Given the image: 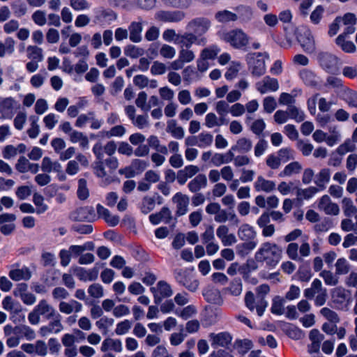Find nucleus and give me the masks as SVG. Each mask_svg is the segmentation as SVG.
<instances>
[{"label":"nucleus","mask_w":357,"mask_h":357,"mask_svg":"<svg viewBox=\"0 0 357 357\" xmlns=\"http://www.w3.org/2000/svg\"><path fill=\"white\" fill-rule=\"evenodd\" d=\"M282 252V249L275 243L266 242L261 245L255 253V259L265 263L267 266L274 268L280 261Z\"/></svg>","instance_id":"1"},{"label":"nucleus","mask_w":357,"mask_h":357,"mask_svg":"<svg viewBox=\"0 0 357 357\" xmlns=\"http://www.w3.org/2000/svg\"><path fill=\"white\" fill-rule=\"evenodd\" d=\"M269 59L267 52H253L246 55L245 60L248 69L254 77H261L266 70V59Z\"/></svg>","instance_id":"2"},{"label":"nucleus","mask_w":357,"mask_h":357,"mask_svg":"<svg viewBox=\"0 0 357 357\" xmlns=\"http://www.w3.org/2000/svg\"><path fill=\"white\" fill-rule=\"evenodd\" d=\"M222 39L236 49H245L250 38L242 29H236L223 33Z\"/></svg>","instance_id":"3"},{"label":"nucleus","mask_w":357,"mask_h":357,"mask_svg":"<svg viewBox=\"0 0 357 357\" xmlns=\"http://www.w3.org/2000/svg\"><path fill=\"white\" fill-rule=\"evenodd\" d=\"M317 60L325 72L331 74L339 73V59L335 55L328 52H320L317 55Z\"/></svg>","instance_id":"4"},{"label":"nucleus","mask_w":357,"mask_h":357,"mask_svg":"<svg viewBox=\"0 0 357 357\" xmlns=\"http://www.w3.org/2000/svg\"><path fill=\"white\" fill-rule=\"evenodd\" d=\"M175 280L190 291H195L199 287V282L192 271L188 269L177 268L174 272Z\"/></svg>","instance_id":"5"},{"label":"nucleus","mask_w":357,"mask_h":357,"mask_svg":"<svg viewBox=\"0 0 357 357\" xmlns=\"http://www.w3.org/2000/svg\"><path fill=\"white\" fill-rule=\"evenodd\" d=\"M68 218L73 222H93L96 220V215L93 206H85L71 211Z\"/></svg>","instance_id":"6"},{"label":"nucleus","mask_w":357,"mask_h":357,"mask_svg":"<svg viewBox=\"0 0 357 357\" xmlns=\"http://www.w3.org/2000/svg\"><path fill=\"white\" fill-rule=\"evenodd\" d=\"M211 22L206 17H196L191 20L186 25V29L198 36V38H206L204 35L211 27Z\"/></svg>","instance_id":"7"},{"label":"nucleus","mask_w":357,"mask_h":357,"mask_svg":"<svg viewBox=\"0 0 357 357\" xmlns=\"http://www.w3.org/2000/svg\"><path fill=\"white\" fill-rule=\"evenodd\" d=\"M297 40L304 52L312 54L316 50L315 40L312 31L307 28L301 29L297 36Z\"/></svg>","instance_id":"8"},{"label":"nucleus","mask_w":357,"mask_h":357,"mask_svg":"<svg viewBox=\"0 0 357 357\" xmlns=\"http://www.w3.org/2000/svg\"><path fill=\"white\" fill-rule=\"evenodd\" d=\"M185 17V13L179 10H158L155 14V18L162 22L177 23Z\"/></svg>","instance_id":"9"},{"label":"nucleus","mask_w":357,"mask_h":357,"mask_svg":"<svg viewBox=\"0 0 357 357\" xmlns=\"http://www.w3.org/2000/svg\"><path fill=\"white\" fill-rule=\"evenodd\" d=\"M206 43V38H198L197 35L192 33L189 31L180 35V36H178L177 44L180 45V47L185 48H190L193 44L199 46H204Z\"/></svg>","instance_id":"10"},{"label":"nucleus","mask_w":357,"mask_h":357,"mask_svg":"<svg viewBox=\"0 0 357 357\" xmlns=\"http://www.w3.org/2000/svg\"><path fill=\"white\" fill-rule=\"evenodd\" d=\"M307 104L310 112H315L317 105H318L320 112H328L334 102L332 100H328L326 98L321 97L319 93H316L308 98Z\"/></svg>","instance_id":"11"},{"label":"nucleus","mask_w":357,"mask_h":357,"mask_svg":"<svg viewBox=\"0 0 357 357\" xmlns=\"http://www.w3.org/2000/svg\"><path fill=\"white\" fill-rule=\"evenodd\" d=\"M155 303H159L162 299L172 296L173 291L171 286L164 280L159 281L155 287H152Z\"/></svg>","instance_id":"12"},{"label":"nucleus","mask_w":357,"mask_h":357,"mask_svg":"<svg viewBox=\"0 0 357 357\" xmlns=\"http://www.w3.org/2000/svg\"><path fill=\"white\" fill-rule=\"evenodd\" d=\"M256 89L261 94L275 92L279 89V82L277 79L270 76L264 77L255 84Z\"/></svg>","instance_id":"13"},{"label":"nucleus","mask_w":357,"mask_h":357,"mask_svg":"<svg viewBox=\"0 0 357 357\" xmlns=\"http://www.w3.org/2000/svg\"><path fill=\"white\" fill-rule=\"evenodd\" d=\"M318 208L324 211L326 215H337L340 213V207L332 202L327 195L322 196L318 203Z\"/></svg>","instance_id":"14"},{"label":"nucleus","mask_w":357,"mask_h":357,"mask_svg":"<svg viewBox=\"0 0 357 357\" xmlns=\"http://www.w3.org/2000/svg\"><path fill=\"white\" fill-rule=\"evenodd\" d=\"M256 290L257 294V312L259 317H261L268 305L265 296L270 291V287L268 284H261L257 287Z\"/></svg>","instance_id":"15"},{"label":"nucleus","mask_w":357,"mask_h":357,"mask_svg":"<svg viewBox=\"0 0 357 357\" xmlns=\"http://www.w3.org/2000/svg\"><path fill=\"white\" fill-rule=\"evenodd\" d=\"M216 235L224 246H230L237 242L236 236L229 233L228 226L225 224H221L218 227Z\"/></svg>","instance_id":"16"},{"label":"nucleus","mask_w":357,"mask_h":357,"mask_svg":"<svg viewBox=\"0 0 357 357\" xmlns=\"http://www.w3.org/2000/svg\"><path fill=\"white\" fill-rule=\"evenodd\" d=\"M215 222L223 224L229 221L231 225L238 226L240 223V220L236 213L232 210L227 211V210L220 208L219 212L214 216Z\"/></svg>","instance_id":"17"},{"label":"nucleus","mask_w":357,"mask_h":357,"mask_svg":"<svg viewBox=\"0 0 357 357\" xmlns=\"http://www.w3.org/2000/svg\"><path fill=\"white\" fill-rule=\"evenodd\" d=\"M199 172V168L196 165H190L185 166L183 169L178 171L176 180L178 184L184 185L187 181L193 177Z\"/></svg>","instance_id":"18"},{"label":"nucleus","mask_w":357,"mask_h":357,"mask_svg":"<svg viewBox=\"0 0 357 357\" xmlns=\"http://www.w3.org/2000/svg\"><path fill=\"white\" fill-rule=\"evenodd\" d=\"M298 76L303 84L307 86L315 87L319 84V77L314 71L310 69L303 68L301 70Z\"/></svg>","instance_id":"19"},{"label":"nucleus","mask_w":357,"mask_h":357,"mask_svg":"<svg viewBox=\"0 0 357 357\" xmlns=\"http://www.w3.org/2000/svg\"><path fill=\"white\" fill-rule=\"evenodd\" d=\"M172 202L176 205V214L178 215H183L188 212L189 197L187 195L181 192H177L172 197Z\"/></svg>","instance_id":"20"},{"label":"nucleus","mask_w":357,"mask_h":357,"mask_svg":"<svg viewBox=\"0 0 357 357\" xmlns=\"http://www.w3.org/2000/svg\"><path fill=\"white\" fill-rule=\"evenodd\" d=\"M254 188L257 192L270 193L276 188V184L273 181L266 179L262 176H259L254 183Z\"/></svg>","instance_id":"21"},{"label":"nucleus","mask_w":357,"mask_h":357,"mask_svg":"<svg viewBox=\"0 0 357 357\" xmlns=\"http://www.w3.org/2000/svg\"><path fill=\"white\" fill-rule=\"evenodd\" d=\"M356 15L351 13H347L340 17V22L345 26L343 33L340 35L348 36L354 33L356 31Z\"/></svg>","instance_id":"22"},{"label":"nucleus","mask_w":357,"mask_h":357,"mask_svg":"<svg viewBox=\"0 0 357 357\" xmlns=\"http://www.w3.org/2000/svg\"><path fill=\"white\" fill-rule=\"evenodd\" d=\"M61 315L59 314H57L56 315V319L54 321H50L48 326H43L42 327H40L39 330V333L40 336L45 337L49 333H52L54 327H56V328L54 331V333H59L63 329V326L61 323Z\"/></svg>","instance_id":"23"},{"label":"nucleus","mask_w":357,"mask_h":357,"mask_svg":"<svg viewBox=\"0 0 357 357\" xmlns=\"http://www.w3.org/2000/svg\"><path fill=\"white\" fill-rule=\"evenodd\" d=\"M226 113H208L206 116V126L208 128L220 126L228 123V119L225 117Z\"/></svg>","instance_id":"24"},{"label":"nucleus","mask_w":357,"mask_h":357,"mask_svg":"<svg viewBox=\"0 0 357 357\" xmlns=\"http://www.w3.org/2000/svg\"><path fill=\"white\" fill-rule=\"evenodd\" d=\"M171 219V211L167 207H163L160 212L149 215V220L153 225H158L161 222L169 223Z\"/></svg>","instance_id":"25"},{"label":"nucleus","mask_w":357,"mask_h":357,"mask_svg":"<svg viewBox=\"0 0 357 357\" xmlns=\"http://www.w3.org/2000/svg\"><path fill=\"white\" fill-rule=\"evenodd\" d=\"M210 340H211L212 346L226 347L231 342V337L229 333L222 332L218 334L210 333Z\"/></svg>","instance_id":"26"},{"label":"nucleus","mask_w":357,"mask_h":357,"mask_svg":"<svg viewBox=\"0 0 357 357\" xmlns=\"http://www.w3.org/2000/svg\"><path fill=\"white\" fill-rule=\"evenodd\" d=\"M341 204L345 217L351 218L354 216V220H357V206L351 198L347 197L342 198Z\"/></svg>","instance_id":"27"},{"label":"nucleus","mask_w":357,"mask_h":357,"mask_svg":"<svg viewBox=\"0 0 357 357\" xmlns=\"http://www.w3.org/2000/svg\"><path fill=\"white\" fill-rule=\"evenodd\" d=\"M207 185V178L205 174H199L192 179L188 184L189 190L192 192H197Z\"/></svg>","instance_id":"28"},{"label":"nucleus","mask_w":357,"mask_h":357,"mask_svg":"<svg viewBox=\"0 0 357 357\" xmlns=\"http://www.w3.org/2000/svg\"><path fill=\"white\" fill-rule=\"evenodd\" d=\"M224 291L232 297H239L243 292V283L241 278L233 279L229 286L225 288Z\"/></svg>","instance_id":"29"},{"label":"nucleus","mask_w":357,"mask_h":357,"mask_svg":"<svg viewBox=\"0 0 357 357\" xmlns=\"http://www.w3.org/2000/svg\"><path fill=\"white\" fill-rule=\"evenodd\" d=\"M34 309L40 315H45L47 319L56 318V315L58 314L51 305L47 304L45 299L41 300Z\"/></svg>","instance_id":"30"},{"label":"nucleus","mask_w":357,"mask_h":357,"mask_svg":"<svg viewBox=\"0 0 357 357\" xmlns=\"http://www.w3.org/2000/svg\"><path fill=\"white\" fill-rule=\"evenodd\" d=\"M252 142L250 139L247 137L239 138L236 143L231 147L234 152H238L240 153H247L252 150Z\"/></svg>","instance_id":"31"},{"label":"nucleus","mask_w":357,"mask_h":357,"mask_svg":"<svg viewBox=\"0 0 357 357\" xmlns=\"http://www.w3.org/2000/svg\"><path fill=\"white\" fill-rule=\"evenodd\" d=\"M237 234L242 241H250L255 238L257 233L253 227L244 223L239 227Z\"/></svg>","instance_id":"32"},{"label":"nucleus","mask_w":357,"mask_h":357,"mask_svg":"<svg viewBox=\"0 0 357 357\" xmlns=\"http://www.w3.org/2000/svg\"><path fill=\"white\" fill-rule=\"evenodd\" d=\"M303 169V167L299 162L294 161L286 165L284 169L280 172V177H291L294 175L298 174Z\"/></svg>","instance_id":"33"},{"label":"nucleus","mask_w":357,"mask_h":357,"mask_svg":"<svg viewBox=\"0 0 357 357\" xmlns=\"http://www.w3.org/2000/svg\"><path fill=\"white\" fill-rule=\"evenodd\" d=\"M326 290V289L323 287L321 281L316 278L312 281L310 287L304 290V296L307 298L312 299L316 294H320Z\"/></svg>","instance_id":"34"},{"label":"nucleus","mask_w":357,"mask_h":357,"mask_svg":"<svg viewBox=\"0 0 357 357\" xmlns=\"http://www.w3.org/2000/svg\"><path fill=\"white\" fill-rule=\"evenodd\" d=\"M234 159V153L230 149L225 153H215L212 157V163L214 166L219 167L222 164L231 162Z\"/></svg>","instance_id":"35"},{"label":"nucleus","mask_w":357,"mask_h":357,"mask_svg":"<svg viewBox=\"0 0 357 357\" xmlns=\"http://www.w3.org/2000/svg\"><path fill=\"white\" fill-rule=\"evenodd\" d=\"M8 275L14 281H20L21 280H29L31 277V273L29 268L24 266L21 269L10 270Z\"/></svg>","instance_id":"36"},{"label":"nucleus","mask_w":357,"mask_h":357,"mask_svg":"<svg viewBox=\"0 0 357 357\" xmlns=\"http://www.w3.org/2000/svg\"><path fill=\"white\" fill-rule=\"evenodd\" d=\"M340 96L351 107L357 109V91H352L345 87L341 91Z\"/></svg>","instance_id":"37"},{"label":"nucleus","mask_w":357,"mask_h":357,"mask_svg":"<svg viewBox=\"0 0 357 357\" xmlns=\"http://www.w3.org/2000/svg\"><path fill=\"white\" fill-rule=\"evenodd\" d=\"M331 170L324 168L316 175L314 183L320 188L324 189L326 185L330 181Z\"/></svg>","instance_id":"38"},{"label":"nucleus","mask_w":357,"mask_h":357,"mask_svg":"<svg viewBox=\"0 0 357 357\" xmlns=\"http://www.w3.org/2000/svg\"><path fill=\"white\" fill-rule=\"evenodd\" d=\"M335 275H342L349 273L351 266L348 260L344 257H340L337 259L335 264Z\"/></svg>","instance_id":"39"},{"label":"nucleus","mask_w":357,"mask_h":357,"mask_svg":"<svg viewBox=\"0 0 357 357\" xmlns=\"http://www.w3.org/2000/svg\"><path fill=\"white\" fill-rule=\"evenodd\" d=\"M347 36L344 35H339L335 39V43L344 52L354 53L356 52V47L352 41L345 40Z\"/></svg>","instance_id":"40"},{"label":"nucleus","mask_w":357,"mask_h":357,"mask_svg":"<svg viewBox=\"0 0 357 357\" xmlns=\"http://www.w3.org/2000/svg\"><path fill=\"white\" fill-rule=\"evenodd\" d=\"M216 112H245L244 106L240 103H235L229 109L228 103L220 100L216 104Z\"/></svg>","instance_id":"41"},{"label":"nucleus","mask_w":357,"mask_h":357,"mask_svg":"<svg viewBox=\"0 0 357 357\" xmlns=\"http://www.w3.org/2000/svg\"><path fill=\"white\" fill-rule=\"evenodd\" d=\"M197 312V308L193 305H189L181 310H176L174 314L178 317L187 320L194 317Z\"/></svg>","instance_id":"42"},{"label":"nucleus","mask_w":357,"mask_h":357,"mask_svg":"<svg viewBox=\"0 0 357 357\" xmlns=\"http://www.w3.org/2000/svg\"><path fill=\"white\" fill-rule=\"evenodd\" d=\"M215 17L217 21L221 23L234 22L238 19L237 15L235 13L227 10L218 11L215 14Z\"/></svg>","instance_id":"43"},{"label":"nucleus","mask_w":357,"mask_h":357,"mask_svg":"<svg viewBox=\"0 0 357 357\" xmlns=\"http://www.w3.org/2000/svg\"><path fill=\"white\" fill-rule=\"evenodd\" d=\"M221 50L217 45H212L203 49L200 53V56L206 60L214 59L220 52Z\"/></svg>","instance_id":"44"},{"label":"nucleus","mask_w":357,"mask_h":357,"mask_svg":"<svg viewBox=\"0 0 357 357\" xmlns=\"http://www.w3.org/2000/svg\"><path fill=\"white\" fill-rule=\"evenodd\" d=\"M116 13L110 8L102 9L96 16L97 20L100 22H107L109 23L116 20Z\"/></svg>","instance_id":"45"},{"label":"nucleus","mask_w":357,"mask_h":357,"mask_svg":"<svg viewBox=\"0 0 357 357\" xmlns=\"http://www.w3.org/2000/svg\"><path fill=\"white\" fill-rule=\"evenodd\" d=\"M167 131L172 134V135L176 139H182L184 137L183 129L178 126L174 120H170L167 123Z\"/></svg>","instance_id":"46"},{"label":"nucleus","mask_w":357,"mask_h":357,"mask_svg":"<svg viewBox=\"0 0 357 357\" xmlns=\"http://www.w3.org/2000/svg\"><path fill=\"white\" fill-rule=\"evenodd\" d=\"M77 195L79 200L84 201L89 197V190L87 188V181L85 178L78 180Z\"/></svg>","instance_id":"47"},{"label":"nucleus","mask_w":357,"mask_h":357,"mask_svg":"<svg viewBox=\"0 0 357 357\" xmlns=\"http://www.w3.org/2000/svg\"><path fill=\"white\" fill-rule=\"evenodd\" d=\"M204 296L206 300L211 303L217 305H221L222 303L220 292L217 289L207 290L204 294Z\"/></svg>","instance_id":"48"},{"label":"nucleus","mask_w":357,"mask_h":357,"mask_svg":"<svg viewBox=\"0 0 357 357\" xmlns=\"http://www.w3.org/2000/svg\"><path fill=\"white\" fill-rule=\"evenodd\" d=\"M319 275L323 278L326 285L335 286L339 282L338 275H335V273H333L331 271L324 270Z\"/></svg>","instance_id":"49"},{"label":"nucleus","mask_w":357,"mask_h":357,"mask_svg":"<svg viewBox=\"0 0 357 357\" xmlns=\"http://www.w3.org/2000/svg\"><path fill=\"white\" fill-rule=\"evenodd\" d=\"M285 299L281 298L280 296H275L273 299L272 305H271V312L274 314L281 315L284 313Z\"/></svg>","instance_id":"50"},{"label":"nucleus","mask_w":357,"mask_h":357,"mask_svg":"<svg viewBox=\"0 0 357 357\" xmlns=\"http://www.w3.org/2000/svg\"><path fill=\"white\" fill-rule=\"evenodd\" d=\"M246 123L250 126L251 130L255 135H260L265 128L266 124L262 119H257L252 122L251 117H248Z\"/></svg>","instance_id":"51"},{"label":"nucleus","mask_w":357,"mask_h":357,"mask_svg":"<svg viewBox=\"0 0 357 357\" xmlns=\"http://www.w3.org/2000/svg\"><path fill=\"white\" fill-rule=\"evenodd\" d=\"M340 228L344 232L357 231V220L355 222L351 218H345L341 220Z\"/></svg>","instance_id":"52"},{"label":"nucleus","mask_w":357,"mask_h":357,"mask_svg":"<svg viewBox=\"0 0 357 357\" xmlns=\"http://www.w3.org/2000/svg\"><path fill=\"white\" fill-rule=\"evenodd\" d=\"M213 141V137L208 132H201L198 135V147L205 149L209 147Z\"/></svg>","instance_id":"53"},{"label":"nucleus","mask_w":357,"mask_h":357,"mask_svg":"<svg viewBox=\"0 0 357 357\" xmlns=\"http://www.w3.org/2000/svg\"><path fill=\"white\" fill-rule=\"evenodd\" d=\"M43 197L38 192H35L33 196V202L36 206V213L38 214L45 213L47 209L48 206L43 202Z\"/></svg>","instance_id":"54"},{"label":"nucleus","mask_w":357,"mask_h":357,"mask_svg":"<svg viewBox=\"0 0 357 357\" xmlns=\"http://www.w3.org/2000/svg\"><path fill=\"white\" fill-rule=\"evenodd\" d=\"M165 5L180 9H185L191 5V0H162Z\"/></svg>","instance_id":"55"},{"label":"nucleus","mask_w":357,"mask_h":357,"mask_svg":"<svg viewBox=\"0 0 357 357\" xmlns=\"http://www.w3.org/2000/svg\"><path fill=\"white\" fill-rule=\"evenodd\" d=\"M332 298L335 303H343L347 298V291L342 287H338L333 289Z\"/></svg>","instance_id":"56"},{"label":"nucleus","mask_w":357,"mask_h":357,"mask_svg":"<svg viewBox=\"0 0 357 357\" xmlns=\"http://www.w3.org/2000/svg\"><path fill=\"white\" fill-rule=\"evenodd\" d=\"M29 58L36 62L41 61L43 59V50L38 46L29 45L27 47Z\"/></svg>","instance_id":"57"},{"label":"nucleus","mask_w":357,"mask_h":357,"mask_svg":"<svg viewBox=\"0 0 357 357\" xmlns=\"http://www.w3.org/2000/svg\"><path fill=\"white\" fill-rule=\"evenodd\" d=\"M178 58L184 62V63H190L195 59V54L190 48L180 47Z\"/></svg>","instance_id":"58"},{"label":"nucleus","mask_w":357,"mask_h":357,"mask_svg":"<svg viewBox=\"0 0 357 357\" xmlns=\"http://www.w3.org/2000/svg\"><path fill=\"white\" fill-rule=\"evenodd\" d=\"M356 149V145L354 142L351 139H347L343 144L340 145L337 149V152L341 155H344L348 152L354 151Z\"/></svg>","instance_id":"59"},{"label":"nucleus","mask_w":357,"mask_h":357,"mask_svg":"<svg viewBox=\"0 0 357 357\" xmlns=\"http://www.w3.org/2000/svg\"><path fill=\"white\" fill-rule=\"evenodd\" d=\"M287 254L292 260L299 261L302 260V257L298 255V245L296 243H291L288 245Z\"/></svg>","instance_id":"60"},{"label":"nucleus","mask_w":357,"mask_h":357,"mask_svg":"<svg viewBox=\"0 0 357 357\" xmlns=\"http://www.w3.org/2000/svg\"><path fill=\"white\" fill-rule=\"evenodd\" d=\"M278 156L281 162H287L294 158V152L289 148H283L278 151Z\"/></svg>","instance_id":"61"},{"label":"nucleus","mask_w":357,"mask_h":357,"mask_svg":"<svg viewBox=\"0 0 357 357\" xmlns=\"http://www.w3.org/2000/svg\"><path fill=\"white\" fill-rule=\"evenodd\" d=\"M321 314L327 320L329 321V322L332 323H339L340 322V318L337 315V314L331 310L328 307H323L320 310Z\"/></svg>","instance_id":"62"},{"label":"nucleus","mask_w":357,"mask_h":357,"mask_svg":"<svg viewBox=\"0 0 357 357\" xmlns=\"http://www.w3.org/2000/svg\"><path fill=\"white\" fill-rule=\"evenodd\" d=\"M160 54L165 59H172L176 55V50L174 47L167 45L163 44L160 50Z\"/></svg>","instance_id":"63"},{"label":"nucleus","mask_w":357,"mask_h":357,"mask_svg":"<svg viewBox=\"0 0 357 357\" xmlns=\"http://www.w3.org/2000/svg\"><path fill=\"white\" fill-rule=\"evenodd\" d=\"M241 63L239 62H232L225 74V77L228 80H231L237 76L240 70Z\"/></svg>","instance_id":"64"}]
</instances>
